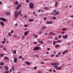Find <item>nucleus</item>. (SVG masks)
Instances as JSON below:
<instances>
[{
    "mask_svg": "<svg viewBox=\"0 0 73 73\" xmlns=\"http://www.w3.org/2000/svg\"><path fill=\"white\" fill-rule=\"evenodd\" d=\"M41 48H40V47H36L34 48L33 50L34 51H35V50H36L37 51L38 50H41Z\"/></svg>",
    "mask_w": 73,
    "mask_h": 73,
    "instance_id": "1",
    "label": "nucleus"
},
{
    "mask_svg": "<svg viewBox=\"0 0 73 73\" xmlns=\"http://www.w3.org/2000/svg\"><path fill=\"white\" fill-rule=\"evenodd\" d=\"M29 7L31 9L34 8V5L33 3H31L29 4Z\"/></svg>",
    "mask_w": 73,
    "mask_h": 73,
    "instance_id": "2",
    "label": "nucleus"
},
{
    "mask_svg": "<svg viewBox=\"0 0 73 73\" xmlns=\"http://www.w3.org/2000/svg\"><path fill=\"white\" fill-rule=\"evenodd\" d=\"M21 13V11H20L17 14L15 13L14 15L15 16V17H17L19 15H20V14Z\"/></svg>",
    "mask_w": 73,
    "mask_h": 73,
    "instance_id": "3",
    "label": "nucleus"
},
{
    "mask_svg": "<svg viewBox=\"0 0 73 73\" xmlns=\"http://www.w3.org/2000/svg\"><path fill=\"white\" fill-rule=\"evenodd\" d=\"M51 65H58L59 64L58 63H52Z\"/></svg>",
    "mask_w": 73,
    "mask_h": 73,
    "instance_id": "4",
    "label": "nucleus"
},
{
    "mask_svg": "<svg viewBox=\"0 0 73 73\" xmlns=\"http://www.w3.org/2000/svg\"><path fill=\"white\" fill-rule=\"evenodd\" d=\"M1 20H2L3 21L5 22L6 21V19L4 18H2V17L0 18Z\"/></svg>",
    "mask_w": 73,
    "mask_h": 73,
    "instance_id": "5",
    "label": "nucleus"
},
{
    "mask_svg": "<svg viewBox=\"0 0 73 73\" xmlns=\"http://www.w3.org/2000/svg\"><path fill=\"white\" fill-rule=\"evenodd\" d=\"M5 15H10V14H11V13L9 11H8L7 12H6L5 13Z\"/></svg>",
    "mask_w": 73,
    "mask_h": 73,
    "instance_id": "6",
    "label": "nucleus"
},
{
    "mask_svg": "<svg viewBox=\"0 0 73 73\" xmlns=\"http://www.w3.org/2000/svg\"><path fill=\"white\" fill-rule=\"evenodd\" d=\"M67 52H68V50H66L65 51L62 52V54H66V53H67Z\"/></svg>",
    "mask_w": 73,
    "mask_h": 73,
    "instance_id": "7",
    "label": "nucleus"
},
{
    "mask_svg": "<svg viewBox=\"0 0 73 73\" xmlns=\"http://www.w3.org/2000/svg\"><path fill=\"white\" fill-rule=\"evenodd\" d=\"M4 58L5 60H9V58L7 56H4Z\"/></svg>",
    "mask_w": 73,
    "mask_h": 73,
    "instance_id": "8",
    "label": "nucleus"
},
{
    "mask_svg": "<svg viewBox=\"0 0 73 73\" xmlns=\"http://www.w3.org/2000/svg\"><path fill=\"white\" fill-rule=\"evenodd\" d=\"M17 61V59L16 58H14V62H16Z\"/></svg>",
    "mask_w": 73,
    "mask_h": 73,
    "instance_id": "9",
    "label": "nucleus"
},
{
    "mask_svg": "<svg viewBox=\"0 0 73 73\" xmlns=\"http://www.w3.org/2000/svg\"><path fill=\"white\" fill-rule=\"evenodd\" d=\"M11 68H12V70L13 71H15V67L14 66H12Z\"/></svg>",
    "mask_w": 73,
    "mask_h": 73,
    "instance_id": "10",
    "label": "nucleus"
},
{
    "mask_svg": "<svg viewBox=\"0 0 73 73\" xmlns=\"http://www.w3.org/2000/svg\"><path fill=\"white\" fill-rule=\"evenodd\" d=\"M29 22H32L34 21V19H29Z\"/></svg>",
    "mask_w": 73,
    "mask_h": 73,
    "instance_id": "11",
    "label": "nucleus"
},
{
    "mask_svg": "<svg viewBox=\"0 0 73 73\" xmlns=\"http://www.w3.org/2000/svg\"><path fill=\"white\" fill-rule=\"evenodd\" d=\"M15 4L16 5H18L19 4V2L17 1H16L15 3Z\"/></svg>",
    "mask_w": 73,
    "mask_h": 73,
    "instance_id": "12",
    "label": "nucleus"
},
{
    "mask_svg": "<svg viewBox=\"0 0 73 73\" xmlns=\"http://www.w3.org/2000/svg\"><path fill=\"white\" fill-rule=\"evenodd\" d=\"M57 5H58V2H56L55 3V7H57Z\"/></svg>",
    "mask_w": 73,
    "mask_h": 73,
    "instance_id": "13",
    "label": "nucleus"
},
{
    "mask_svg": "<svg viewBox=\"0 0 73 73\" xmlns=\"http://www.w3.org/2000/svg\"><path fill=\"white\" fill-rule=\"evenodd\" d=\"M26 64H27V65H31V63L27 61H26Z\"/></svg>",
    "mask_w": 73,
    "mask_h": 73,
    "instance_id": "14",
    "label": "nucleus"
},
{
    "mask_svg": "<svg viewBox=\"0 0 73 73\" xmlns=\"http://www.w3.org/2000/svg\"><path fill=\"white\" fill-rule=\"evenodd\" d=\"M53 23L52 21H51V22H47V24H52Z\"/></svg>",
    "mask_w": 73,
    "mask_h": 73,
    "instance_id": "15",
    "label": "nucleus"
},
{
    "mask_svg": "<svg viewBox=\"0 0 73 73\" xmlns=\"http://www.w3.org/2000/svg\"><path fill=\"white\" fill-rule=\"evenodd\" d=\"M5 68L6 69V70H8V66H5Z\"/></svg>",
    "mask_w": 73,
    "mask_h": 73,
    "instance_id": "16",
    "label": "nucleus"
},
{
    "mask_svg": "<svg viewBox=\"0 0 73 73\" xmlns=\"http://www.w3.org/2000/svg\"><path fill=\"white\" fill-rule=\"evenodd\" d=\"M1 25L4 27V22H1Z\"/></svg>",
    "mask_w": 73,
    "mask_h": 73,
    "instance_id": "17",
    "label": "nucleus"
},
{
    "mask_svg": "<svg viewBox=\"0 0 73 73\" xmlns=\"http://www.w3.org/2000/svg\"><path fill=\"white\" fill-rule=\"evenodd\" d=\"M28 34V33L27 32H26V31L24 33V35H25V36H27Z\"/></svg>",
    "mask_w": 73,
    "mask_h": 73,
    "instance_id": "18",
    "label": "nucleus"
},
{
    "mask_svg": "<svg viewBox=\"0 0 73 73\" xmlns=\"http://www.w3.org/2000/svg\"><path fill=\"white\" fill-rule=\"evenodd\" d=\"M44 9L45 10H48L49 8L47 7H45L44 8Z\"/></svg>",
    "mask_w": 73,
    "mask_h": 73,
    "instance_id": "19",
    "label": "nucleus"
},
{
    "mask_svg": "<svg viewBox=\"0 0 73 73\" xmlns=\"http://www.w3.org/2000/svg\"><path fill=\"white\" fill-rule=\"evenodd\" d=\"M59 46H60V45L59 44H56L55 46V48H58V47H59Z\"/></svg>",
    "mask_w": 73,
    "mask_h": 73,
    "instance_id": "20",
    "label": "nucleus"
},
{
    "mask_svg": "<svg viewBox=\"0 0 73 73\" xmlns=\"http://www.w3.org/2000/svg\"><path fill=\"white\" fill-rule=\"evenodd\" d=\"M56 44V41H54L53 42V45H55V44Z\"/></svg>",
    "mask_w": 73,
    "mask_h": 73,
    "instance_id": "21",
    "label": "nucleus"
},
{
    "mask_svg": "<svg viewBox=\"0 0 73 73\" xmlns=\"http://www.w3.org/2000/svg\"><path fill=\"white\" fill-rule=\"evenodd\" d=\"M61 42V40H57L56 41V43H58L59 42Z\"/></svg>",
    "mask_w": 73,
    "mask_h": 73,
    "instance_id": "22",
    "label": "nucleus"
},
{
    "mask_svg": "<svg viewBox=\"0 0 73 73\" xmlns=\"http://www.w3.org/2000/svg\"><path fill=\"white\" fill-rule=\"evenodd\" d=\"M4 56V54H1L0 56L1 57H3V56Z\"/></svg>",
    "mask_w": 73,
    "mask_h": 73,
    "instance_id": "23",
    "label": "nucleus"
},
{
    "mask_svg": "<svg viewBox=\"0 0 73 73\" xmlns=\"http://www.w3.org/2000/svg\"><path fill=\"white\" fill-rule=\"evenodd\" d=\"M53 33L52 32H51L50 33L49 35H50V36H51V35H53Z\"/></svg>",
    "mask_w": 73,
    "mask_h": 73,
    "instance_id": "24",
    "label": "nucleus"
},
{
    "mask_svg": "<svg viewBox=\"0 0 73 73\" xmlns=\"http://www.w3.org/2000/svg\"><path fill=\"white\" fill-rule=\"evenodd\" d=\"M55 40H58V38L57 37H55Z\"/></svg>",
    "mask_w": 73,
    "mask_h": 73,
    "instance_id": "25",
    "label": "nucleus"
},
{
    "mask_svg": "<svg viewBox=\"0 0 73 73\" xmlns=\"http://www.w3.org/2000/svg\"><path fill=\"white\" fill-rule=\"evenodd\" d=\"M61 67H59V68H56V69L57 70H61Z\"/></svg>",
    "mask_w": 73,
    "mask_h": 73,
    "instance_id": "26",
    "label": "nucleus"
},
{
    "mask_svg": "<svg viewBox=\"0 0 73 73\" xmlns=\"http://www.w3.org/2000/svg\"><path fill=\"white\" fill-rule=\"evenodd\" d=\"M46 28V27L43 26L42 27V29H45V28Z\"/></svg>",
    "mask_w": 73,
    "mask_h": 73,
    "instance_id": "27",
    "label": "nucleus"
},
{
    "mask_svg": "<svg viewBox=\"0 0 73 73\" xmlns=\"http://www.w3.org/2000/svg\"><path fill=\"white\" fill-rule=\"evenodd\" d=\"M4 63L1 62L0 64V65H4Z\"/></svg>",
    "mask_w": 73,
    "mask_h": 73,
    "instance_id": "28",
    "label": "nucleus"
},
{
    "mask_svg": "<svg viewBox=\"0 0 73 73\" xmlns=\"http://www.w3.org/2000/svg\"><path fill=\"white\" fill-rule=\"evenodd\" d=\"M56 11H57L56 10H54L52 11V12H53V13H55V12H56Z\"/></svg>",
    "mask_w": 73,
    "mask_h": 73,
    "instance_id": "29",
    "label": "nucleus"
},
{
    "mask_svg": "<svg viewBox=\"0 0 73 73\" xmlns=\"http://www.w3.org/2000/svg\"><path fill=\"white\" fill-rule=\"evenodd\" d=\"M67 37H68V35H66L64 37V39L65 38H67Z\"/></svg>",
    "mask_w": 73,
    "mask_h": 73,
    "instance_id": "30",
    "label": "nucleus"
},
{
    "mask_svg": "<svg viewBox=\"0 0 73 73\" xmlns=\"http://www.w3.org/2000/svg\"><path fill=\"white\" fill-rule=\"evenodd\" d=\"M8 36H11V34L10 33H9L8 34Z\"/></svg>",
    "mask_w": 73,
    "mask_h": 73,
    "instance_id": "31",
    "label": "nucleus"
},
{
    "mask_svg": "<svg viewBox=\"0 0 73 73\" xmlns=\"http://www.w3.org/2000/svg\"><path fill=\"white\" fill-rule=\"evenodd\" d=\"M54 68H58V66H55V65H54Z\"/></svg>",
    "mask_w": 73,
    "mask_h": 73,
    "instance_id": "32",
    "label": "nucleus"
},
{
    "mask_svg": "<svg viewBox=\"0 0 73 73\" xmlns=\"http://www.w3.org/2000/svg\"><path fill=\"white\" fill-rule=\"evenodd\" d=\"M21 5L20 4H19L17 6H18L19 8H20V7H21Z\"/></svg>",
    "mask_w": 73,
    "mask_h": 73,
    "instance_id": "33",
    "label": "nucleus"
},
{
    "mask_svg": "<svg viewBox=\"0 0 73 73\" xmlns=\"http://www.w3.org/2000/svg\"><path fill=\"white\" fill-rule=\"evenodd\" d=\"M4 73H9V71H7L5 72Z\"/></svg>",
    "mask_w": 73,
    "mask_h": 73,
    "instance_id": "34",
    "label": "nucleus"
},
{
    "mask_svg": "<svg viewBox=\"0 0 73 73\" xmlns=\"http://www.w3.org/2000/svg\"><path fill=\"white\" fill-rule=\"evenodd\" d=\"M14 54H16V50H14L13 52Z\"/></svg>",
    "mask_w": 73,
    "mask_h": 73,
    "instance_id": "35",
    "label": "nucleus"
},
{
    "mask_svg": "<svg viewBox=\"0 0 73 73\" xmlns=\"http://www.w3.org/2000/svg\"><path fill=\"white\" fill-rule=\"evenodd\" d=\"M24 27H25V28H26L27 27H28V25H25L24 26Z\"/></svg>",
    "mask_w": 73,
    "mask_h": 73,
    "instance_id": "36",
    "label": "nucleus"
},
{
    "mask_svg": "<svg viewBox=\"0 0 73 73\" xmlns=\"http://www.w3.org/2000/svg\"><path fill=\"white\" fill-rule=\"evenodd\" d=\"M39 43H40L41 44H43V42L42 41H39Z\"/></svg>",
    "mask_w": 73,
    "mask_h": 73,
    "instance_id": "37",
    "label": "nucleus"
},
{
    "mask_svg": "<svg viewBox=\"0 0 73 73\" xmlns=\"http://www.w3.org/2000/svg\"><path fill=\"white\" fill-rule=\"evenodd\" d=\"M54 54H52L51 56V57H54Z\"/></svg>",
    "mask_w": 73,
    "mask_h": 73,
    "instance_id": "38",
    "label": "nucleus"
},
{
    "mask_svg": "<svg viewBox=\"0 0 73 73\" xmlns=\"http://www.w3.org/2000/svg\"><path fill=\"white\" fill-rule=\"evenodd\" d=\"M67 29H65L64 28H63L62 29V31H66V30Z\"/></svg>",
    "mask_w": 73,
    "mask_h": 73,
    "instance_id": "39",
    "label": "nucleus"
},
{
    "mask_svg": "<svg viewBox=\"0 0 73 73\" xmlns=\"http://www.w3.org/2000/svg\"><path fill=\"white\" fill-rule=\"evenodd\" d=\"M56 15H58L59 14V12H56L55 13Z\"/></svg>",
    "mask_w": 73,
    "mask_h": 73,
    "instance_id": "40",
    "label": "nucleus"
},
{
    "mask_svg": "<svg viewBox=\"0 0 73 73\" xmlns=\"http://www.w3.org/2000/svg\"><path fill=\"white\" fill-rule=\"evenodd\" d=\"M53 20H56V17H53Z\"/></svg>",
    "mask_w": 73,
    "mask_h": 73,
    "instance_id": "41",
    "label": "nucleus"
},
{
    "mask_svg": "<svg viewBox=\"0 0 73 73\" xmlns=\"http://www.w3.org/2000/svg\"><path fill=\"white\" fill-rule=\"evenodd\" d=\"M41 10H39L38 11V12H41Z\"/></svg>",
    "mask_w": 73,
    "mask_h": 73,
    "instance_id": "42",
    "label": "nucleus"
},
{
    "mask_svg": "<svg viewBox=\"0 0 73 73\" xmlns=\"http://www.w3.org/2000/svg\"><path fill=\"white\" fill-rule=\"evenodd\" d=\"M59 56H58V55H57V54H56V55H55V57H58Z\"/></svg>",
    "mask_w": 73,
    "mask_h": 73,
    "instance_id": "43",
    "label": "nucleus"
},
{
    "mask_svg": "<svg viewBox=\"0 0 73 73\" xmlns=\"http://www.w3.org/2000/svg\"><path fill=\"white\" fill-rule=\"evenodd\" d=\"M50 49H51L50 48H47V50H48V51L50 50Z\"/></svg>",
    "mask_w": 73,
    "mask_h": 73,
    "instance_id": "44",
    "label": "nucleus"
},
{
    "mask_svg": "<svg viewBox=\"0 0 73 73\" xmlns=\"http://www.w3.org/2000/svg\"><path fill=\"white\" fill-rule=\"evenodd\" d=\"M46 19H47V18H46V17L44 18V20H46Z\"/></svg>",
    "mask_w": 73,
    "mask_h": 73,
    "instance_id": "45",
    "label": "nucleus"
},
{
    "mask_svg": "<svg viewBox=\"0 0 73 73\" xmlns=\"http://www.w3.org/2000/svg\"><path fill=\"white\" fill-rule=\"evenodd\" d=\"M19 9V7L17 6L16 8V9Z\"/></svg>",
    "mask_w": 73,
    "mask_h": 73,
    "instance_id": "46",
    "label": "nucleus"
},
{
    "mask_svg": "<svg viewBox=\"0 0 73 73\" xmlns=\"http://www.w3.org/2000/svg\"><path fill=\"white\" fill-rule=\"evenodd\" d=\"M58 37L59 38H61V35H59L58 36Z\"/></svg>",
    "mask_w": 73,
    "mask_h": 73,
    "instance_id": "47",
    "label": "nucleus"
},
{
    "mask_svg": "<svg viewBox=\"0 0 73 73\" xmlns=\"http://www.w3.org/2000/svg\"><path fill=\"white\" fill-rule=\"evenodd\" d=\"M23 58V57L21 56H20V57H19V58L20 59H21V58Z\"/></svg>",
    "mask_w": 73,
    "mask_h": 73,
    "instance_id": "48",
    "label": "nucleus"
},
{
    "mask_svg": "<svg viewBox=\"0 0 73 73\" xmlns=\"http://www.w3.org/2000/svg\"><path fill=\"white\" fill-rule=\"evenodd\" d=\"M37 42H35L34 43V44H37Z\"/></svg>",
    "mask_w": 73,
    "mask_h": 73,
    "instance_id": "49",
    "label": "nucleus"
},
{
    "mask_svg": "<svg viewBox=\"0 0 73 73\" xmlns=\"http://www.w3.org/2000/svg\"><path fill=\"white\" fill-rule=\"evenodd\" d=\"M24 37H25V36H24V35H23L22 36V39H23V38H24Z\"/></svg>",
    "mask_w": 73,
    "mask_h": 73,
    "instance_id": "50",
    "label": "nucleus"
},
{
    "mask_svg": "<svg viewBox=\"0 0 73 73\" xmlns=\"http://www.w3.org/2000/svg\"><path fill=\"white\" fill-rule=\"evenodd\" d=\"M38 73H41V71H38Z\"/></svg>",
    "mask_w": 73,
    "mask_h": 73,
    "instance_id": "51",
    "label": "nucleus"
},
{
    "mask_svg": "<svg viewBox=\"0 0 73 73\" xmlns=\"http://www.w3.org/2000/svg\"><path fill=\"white\" fill-rule=\"evenodd\" d=\"M49 52H46V54H49Z\"/></svg>",
    "mask_w": 73,
    "mask_h": 73,
    "instance_id": "52",
    "label": "nucleus"
},
{
    "mask_svg": "<svg viewBox=\"0 0 73 73\" xmlns=\"http://www.w3.org/2000/svg\"><path fill=\"white\" fill-rule=\"evenodd\" d=\"M17 35H15L14 36V37H17Z\"/></svg>",
    "mask_w": 73,
    "mask_h": 73,
    "instance_id": "53",
    "label": "nucleus"
},
{
    "mask_svg": "<svg viewBox=\"0 0 73 73\" xmlns=\"http://www.w3.org/2000/svg\"><path fill=\"white\" fill-rule=\"evenodd\" d=\"M35 38H37V35H36L35 36Z\"/></svg>",
    "mask_w": 73,
    "mask_h": 73,
    "instance_id": "54",
    "label": "nucleus"
},
{
    "mask_svg": "<svg viewBox=\"0 0 73 73\" xmlns=\"http://www.w3.org/2000/svg\"><path fill=\"white\" fill-rule=\"evenodd\" d=\"M34 69H37V67H34Z\"/></svg>",
    "mask_w": 73,
    "mask_h": 73,
    "instance_id": "55",
    "label": "nucleus"
},
{
    "mask_svg": "<svg viewBox=\"0 0 73 73\" xmlns=\"http://www.w3.org/2000/svg\"><path fill=\"white\" fill-rule=\"evenodd\" d=\"M0 48H3V45H1L0 46Z\"/></svg>",
    "mask_w": 73,
    "mask_h": 73,
    "instance_id": "56",
    "label": "nucleus"
},
{
    "mask_svg": "<svg viewBox=\"0 0 73 73\" xmlns=\"http://www.w3.org/2000/svg\"><path fill=\"white\" fill-rule=\"evenodd\" d=\"M71 21H67L68 23H70L71 22Z\"/></svg>",
    "mask_w": 73,
    "mask_h": 73,
    "instance_id": "57",
    "label": "nucleus"
},
{
    "mask_svg": "<svg viewBox=\"0 0 73 73\" xmlns=\"http://www.w3.org/2000/svg\"><path fill=\"white\" fill-rule=\"evenodd\" d=\"M5 42L6 43H8V42H9V41L8 40H6Z\"/></svg>",
    "mask_w": 73,
    "mask_h": 73,
    "instance_id": "58",
    "label": "nucleus"
},
{
    "mask_svg": "<svg viewBox=\"0 0 73 73\" xmlns=\"http://www.w3.org/2000/svg\"><path fill=\"white\" fill-rule=\"evenodd\" d=\"M2 43L3 44H5V41H3Z\"/></svg>",
    "mask_w": 73,
    "mask_h": 73,
    "instance_id": "59",
    "label": "nucleus"
},
{
    "mask_svg": "<svg viewBox=\"0 0 73 73\" xmlns=\"http://www.w3.org/2000/svg\"><path fill=\"white\" fill-rule=\"evenodd\" d=\"M3 49L4 50H6V49H5V47H3Z\"/></svg>",
    "mask_w": 73,
    "mask_h": 73,
    "instance_id": "60",
    "label": "nucleus"
},
{
    "mask_svg": "<svg viewBox=\"0 0 73 73\" xmlns=\"http://www.w3.org/2000/svg\"><path fill=\"white\" fill-rule=\"evenodd\" d=\"M13 30H11V33H13Z\"/></svg>",
    "mask_w": 73,
    "mask_h": 73,
    "instance_id": "61",
    "label": "nucleus"
},
{
    "mask_svg": "<svg viewBox=\"0 0 73 73\" xmlns=\"http://www.w3.org/2000/svg\"><path fill=\"white\" fill-rule=\"evenodd\" d=\"M33 15H35V14H36V13H35V12H33Z\"/></svg>",
    "mask_w": 73,
    "mask_h": 73,
    "instance_id": "62",
    "label": "nucleus"
},
{
    "mask_svg": "<svg viewBox=\"0 0 73 73\" xmlns=\"http://www.w3.org/2000/svg\"><path fill=\"white\" fill-rule=\"evenodd\" d=\"M70 17H71V18H73V15H71V16H70Z\"/></svg>",
    "mask_w": 73,
    "mask_h": 73,
    "instance_id": "63",
    "label": "nucleus"
},
{
    "mask_svg": "<svg viewBox=\"0 0 73 73\" xmlns=\"http://www.w3.org/2000/svg\"><path fill=\"white\" fill-rule=\"evenodd\" d=\"M10 72H12V69H11L10 70Z\"/></svg>",
    "mask_w": 73,
    "mask_h": 73,
    "instance_id": "64",
    "label": "nucleus"
}]
</instances>
